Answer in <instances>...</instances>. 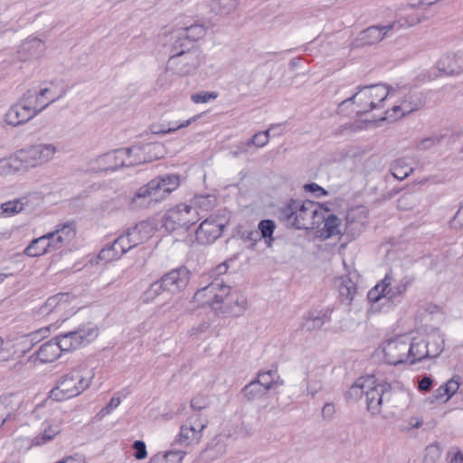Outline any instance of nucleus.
Listing matches in <instances>:
<instances>
[{
  "label": "nucleus",
  "mask_w": 463,
  "mask_h": 463,
  "mask_svg": "<svg viewBox=\"0 0 463 463\" xmlns=\"http://www.w3.org/2000/svg\"><path fill=\"white\" fill-rule=\"evenodd\" d=\"M444 339L439 333L427 337L403 334L384 341L379 352L383 361L391 365L415 364L426 358L438 356L443 350Z\"/></svg>",
  "instance_id": "1"
},
{
  "label": "nucleus",
  "mask_w": 463,
  "mask_h": 463,
  "mask_svg": "<svg viewBox=\"0 0 463 463\" xmlns=\"http://www.w3.org/2000/svg\"><path fill=\"white\" fill-rule=\"evenodd\" d=\"M279 219L296 229H316L324 220V208L313 202L291 199L278 209Z\"/></svg>",
  "instance_id": "2"
},
{
  "label": "nucleus",
  "mask_w": 463,
  "mask_h": 463,
  "mask_svg": "<svg viewBox=\"0 0 463 463\" xmlns=\"http://www.w3.org/2000/svg\"><path fill=\"white\" fill-rule=\"evenodd\" d=\"M94 378L92 369L80 365L62 375L51 391V399L58 402L76 397L89 388Z\"/></svg>",
  "instance_id": "3"
},
{
  "label": "nucleus",
  "mask_w": 463,
  "mask_h": 463,
  "mask_svg": "<svg viewBox=\"0 0 463 463\" xmlns=\"http://www.w3.org/2000/svg\"><path fill=\"white\" fill-rule=\"evenodd\" d=\"M389 101L392 106L385 111L383 118L389 121H395L417 111L425 103L423 95L408 86L391 87Z\"/></svg>",
  "instance_id": "4"
},
{
  "label": "nucleus",
  "mask_w": 463,
  "mask_h": 463,
  "mask_svg": "<svg viewBox=\"0 0 463 463\" xmlns=\"http://www.w3.org/2000/svg\"><path fill=\"white\" fill-rule=\"evenodd\" d=\"M391 88L384 84H375L359 88L351 98L343 101H352L357 106V113H367L375 109L383 108L384 100H389Z\"/></svg>",
  "instance_id": "5"
},
{
  "label": "nucleus",
  "mask_w": 463,
  "mask_h": 463,
  "mask_svg": "<svg viewBox=\"0 0 463 463\" xmlns=\"http://www.w3.org/2000/svg\"><path fill=\"white\" fill-rule=\"evenodd\" d=\"M58 147L52 143H37L19 149L26 172L52 162Z\"/></svg>",
  "instance_id": "6"
},
{
  "label": "nucleus",
  "mask_w": 463,
  "mask_h": 463,
  "mask_svg": "<svg viewBox=\"0 0 463 463\" xmlns=\"http://www.w3.org/2000/svg\"><path fill=\"white\" fill-rule=\"evenodd\" d=\"M179 47L175 43L174 49L176 52L169 58L165 70L179 76H187L194 73L200 66L201 54L196 49L184 52L179 51Z\"/></svg>",
  "instance_id": "7"
},
{
  "label": "nucleus",
  "mask_w": 463,
  "mask_h": 463,
  "mask_svg": "<svg viewBox=\"0 0 463 463\" xmlns=\"http://www.w3.org/2000/svg\"><path fill=\"white\" fill-rule=\"evenodd\" d=\"M439 0H408L407 5L402 8L401 16L391 23L393 30L405 29L415 26L424 20L426 16L423 12Z\"/></svg>",
  "instance_id": "8"
},
{
  "label": "nucleus",
  "mask_w": 463,
  "mask_h": 463,
  "mask_svg": "<svg viewBox=\"0 0 463 463\" xmlns=\"http://www.w3.org/2000/svg\"><path fill=\"white\" fill-rule=\"evenodd\" d=\"M230 287L221 281H213L211 284L198 289L194 295V301L200 307L210 306L219 315L220 308L230 295Z\"/></svg>",
  "instance_id": "9"
},
{
  "label": "nucleus",
  "mask_w": 463,
  "mask_h": 463,
  "mask_svg": "<svg viewBox=\"0 0 463 463\" xmlns=\"http://www.w3.org/2000/svg\"><path fill=\"white\" fill-rule=\"evenodd\" d=\"M199 221V213L195 207L180 203L169 209L164 217V226L174 232L179 228L188 229Z\"/></svg>",
  "instance_id": "10"
},
{
  "label": "nucleus",
  "mask_w": 463,
  "mask_h": 463,
  "mask_svg": "<svg viewBox=\"0 0 463 463\" xmlns=\"http://www.w3.org/2000/svg\"><path fill=\"white\" fill-rule=\"evenodd\" d=\"M368 389L365 391L367 411L372 415L382 412L383 403L392 397V386L385 381L378 382L373 376H367Z\"/></svg>",
  "instance_id": "11"
},
{
  "label": "nucleus",
  "mask_w": 463,
  "mask_h": 463,
  "mask_svg": "<svg viewBox=\"0 0 463 463\" xmlns=\"http://www.w3.org/2000/svg\"><path fill=\"white\" fill-rule=\"evenodd\" d=\"M34 99L28 98L25 94L5 112L4 121L10 127H19L28 122L40 113V108L33 104Z\"/></svg>",
  "instance_id": "12"
},
{
  "label": "nucleus",
  "mask_w": 463,
  "mask_h": 463,
  "mask_svg": "<svg viewBox=\"0 0 463 463\" xmlns=\"http://www.w3.org/2000/svg\"><path fill=\"white\" fill-rule=\"evenodd\" d=\"M98 336V327L89 324L76 331L68 332L55 338L61 352L72 351L85 343H90Z\"/></svg>",
  "instance_id": "13"
},
{
  "label": "nucleus",
  "mask_w": 463,
  "mask_h": 463,
  "mask_svg": "<svg viewBox=\"0 0 463 463\" xmlns=\"http://www.w3.org/2000/svg\"><path fill=\"white\" fill-rule=\"evenodd\" d=\"M73 297L68 293H59L50 297L41 307V313L45 316L53 315L58 320H65L74 312Z\"/></svg>",
  "instance_id": "14"
},
{
  "label": "nucleus",
  "mask_w": 463,
  "mask_h": 463,
  "mask_svg": "<svg viewBox=\"0 0 463 463\" xmlns=\"http://www.w3.org/2000/svg\"><path fill=\"white\" fill-rule=\"evenodd\" d=\"M62 419L59 411L51 412L41 423L36 435L34 436V444L41 447L53 440L61 431Z\"/></svg>",
  "instance_id": "15"
},
{
  "label": "nucleus",
  "mask_w": 463,
  "mask_h": 463,
  "mask_svg": "<svg viewBox=\"0 0 463 463\" xmlns=\"http://www.w3.org/2000/svg\"><path fill=\"white\" fill-rule=\"evenodd\" d=\"M208 421L198 414L192 415L181 426L179 441L186 445L197 444L203 437V431Z\"/></svg>",
  "instance_id": "16"
},
{
  "label": "nucleus",
  "mask_w": 463,
  "mask_h": 463,
  "mask_svg": "<svg viewBox=\"0 0 463 463\" xmlns=\"http://www.w3.org/2000/svg\"><path fill=\"white\" fill-rule=\"evenodd\" d=\"M51 250H57L67 246L76 236V227L71 222L56 225L53 232L46 233Z\"/></svg>",
  "instance_id": "17"
},
{
  "label": "nucleus",
  "mask_w": 463,
  "mask_h": 463,
  "mask_svg": "<svg viewBox=\"0 0 463 463\" xmlns=\"http://www.w3.org/2000/svg\"><path fill=\"white\" fill-rule=\"evenodd\" d=\"M165 290L173 295L184 290L190 280V271L185 267L174 269L161 277Z\"/></svg>",
  "instance_id": "18"
},
{
  "label": "nucleus",
  "mask_w": 463,
  "mask_h": 463,
  "mask_svg": "<svg viewBox=\"0 0 463 463\" xmlns=\"http://www.w3.org/2000/svg\"><path fill=\"white\" fill-rule=\"evenodd\" d=\"M156 202L161 203L180 184L179 176L165 175L156 177L148 182Z\"/></svg>",
  "instance_id": "19"
},
{
  "label": "nucleus",
  "mask_w": 463,
  "mask_h": 463,
  "mask_svg": "<svg viewBox=\"0 0 463 463\" xmlns=\"http://www.w3.org/2000/svg\"><path fill=\"white\" fill-rule=\"evenodd\" d=\"M46 51L44 41L40 38L30 36L26 38L18 48V57L23 61H33L42 58Z\"/></svg>",
  "instance_id": "20"
},
{
  "label": "nucleus",
  "mask_w": 463,
  "mask_h": 463,
  "mask_svg": "<svg viewBox=\"0 0 463 463\" xmlns=\"http://www.w3.org/2000/svg\"><path fill=\"white\" fill-rule=\"evenodd\" d=\"M223 227L215 219H206L196 230V241L201 244L212 243L221 236Z\"/></svg>",
  "instance_id": "21"
},
{
  "label": "nucleus",
  "mask_w": 463,
  "mask_h": 463,
  "mask_svg": "<svg viewBox=\"0 0 463 463\" xmlns=\"http://www.w3.org/2000/svg\"><path fill=\"white\" fill-rule=\"evenodd\" d=\"M393 30V25H373L358 34L356 41L360 45H373L383 41Z\"/></svg>",
  "instance_id": "22"
},
{
  "label": "nucleus",
  "mask_w": 463,
  "mask_h": 463,
  "mask_svg": "<svg viewBox=\"0 0 463 463\" xmlns=\"http://www.w3.org/2000/svg\"><path fill=\"white\" fill-rule=\"evenodd\" d=\"M345 232L355 237L363 231L368 222L367 211L364 207L352 209L347 213Z\"/></svg>",
  "instance_id": "23"
},
{
  "label": "nucleus",
  "mask_w": 463,
  "mask_h": 463,
  "mask_svg": "<svg viewBox=\"0 0 463 463\" xmlns=\"http://www.w3.org/2000/svg\"><path fill=\"white\" fill-rule=\"evenodd\" d=\"M439 71L447 74H458L463 71V52H449L440 57L438 63Z\"/></svg>",
  "instance_id": "24"
},
{
  "label": "nucleus",
  "mask_w": 463,
  "mask_h": 463,
  "mask_svg": "<svg viewBox=\"0 0 463 463\" xmlns=\"http://www.w3.org/2000/svg\"><path fill=\"white\" fill-rule=\"evenodd\" d=\"M96 162L99 168L103 171L116 170L119 167L125 166L124 152L121 149H117L104 155L99 156Z\"/></svg>",
  "instance_id": "25"
},
{
  "label": "nucleus",
  "mask_w": 463,
  "mask_h": 463,
  "mask_svg": "<svg viewBox=\"0 0 463 463\" xmlns=\"http://www.w3.org/2000/svg\"><path fill=\"white\" fill-rule=\"evenodd\" d=\"M127 232L132 239L131 242L137 246L141 243H144L154 235L156 232V227L152 222L148 221H143L135 225L133 228L128 229Z\"/></svg>",
  "instance_id": "26"
},
{
  "label": "nucleus",
  "mask_w": 463,
  "mask_h": 463,
  "mask_svg": "<svg viewBox=\"0 0 463 463\" xmlns=\"http://www.w3.org/2000/svg\"><path fill=\"white\" fill-rule=\"evenodd\" d=\"M157 203L148 183L139 187L131 198V206L135 209H146Z\"/></svg>",
  "instance_id": "27"
},
{
  "label": "nucleus",
  "mask_w": 463,
  "mask_h": 463,
  "mask_svg": "<svg viewBox=\"0 0 463 463\" xmlns=\"http://www.w3.org/2000/svg\"><path fill=\"white\" fill-rule=\"evenodd\" d=\"M36 428L29 424H23L14 433V442L20 449H30L34 444Z\"/></svg>",
  "instance_id": "28"
},
{
  "label": "nucleus",
  "mask_w": 463,
  "mask_h": 463,
  "mask_svg": "<svg viewBox=\"0 0 463 463\" xmlns=\"http://www.w3.org/2000/svg\"><path fill=\"white\" fill-rule=\"evenodd\" d=\"M206 34V27L201 24H194L188 27L182 28L175 32V38H176L175 44L182 47L184 42L189 39L193 42L203 39Z\"/></svg>",
  "instance_id": "29"
},
{
  "label": "nucleus",
  "mask_w": 463,
  "mask_h": 463,
  "mask_svg": "<svg viewBox=\"0 0 463 463\" xmlns=\"http://www.w3.org/2000/svg\"><path fill=\"white\" fill-rule=\"evenodd\" d=\"M18 172L26 173L19 150L8 157L0 158V176H6Z\"/></svg>",
  "instance_id": "30"
},
{
  "label": "nucleus",
  "mask_w": 463,
  "mask_h": 463,
  "mask_svg": "<svg viewBox=\"0 0 463 463\" xmlns=\"http://www.w3.org/2000/svg\"><path fill=\"white\" fill-rule=\"evenodd\" d=\"M335 287L339 292L341 301L350 305L357 293L355 283L348 276H340L335 279Z\"/></svg>",
  "instance_id": "31"
},
{
  "label": "nucleus",
  "mask_w": 463,
  "mask_h": 463,
  "mask_svg": "<svg viewBox=\"0 0 463 463\" xmlns=\"http://www.w3.org/2000/svg\"><path fill=\"white\" fill-rule=\"evenodd\" d=\"M229 433H220L207 445L205 452L209 454L212 460L224 456L227 452Z\"/></svg>",
  "instance_id": "32"
},
{
  "label": "nucleus",
  "mask_w": 463,
  "mask_h": 463,
  "mask_svg": "<svg viewBox=\"0 0 463 463\" xmlns=\"http://www.w3.org/2000/svg\"><path fill=\"white\" fill-rule=\"evenodd\" d=\"M61 352L55 339L48 341L42 345L39 350L34 354L35 359L43 364L52 363L56 361Z\"/></svg>",
  "instance_id": "33"
},
{
  "label": "nucleus",
  "mask_w": 463,
  "mask_h": 463,
  "mask_svg": "<svg viewBox=\"0 0 463 463\" xmlns=\"http://www.w3.org/2000/svg\"><path fill=\"white\" fill-rule=\"evenodd\" d=\"M328 211V208H324V226L320 231V236L324 239H328L342 233L341 220L335 214H327Z\"/></svg>",
  "instance_id": "34"
},
{
  "label": "nucleus",
  "mask_w": 463,
  "mask_h": 463,
  "mask_svg": "<svg viewBox=\"0 0 463 463\" xmlns=\"http://www.w3.org/2000/svg\"><path fill=\"white\" fill-rule=\"evenodd\" d=\"M225 300H228V305L225 307L220 308V313L230 314L234 317L241 316L247 307V299L244 296L240 294H230Z\"/></svg>",
  "instance_id": "35"
},
{
  "label": "nucleus",
  "mask_w": 463,
  "mask_h": 463,
  "mask_svg": "<svg viewBox=\"0 0 463 463\" xmlns=\"http://www.w3.org/2000/svg\"><path fill=\"white\" fill-rule=\"evenodd\" d=\"M329 314L328 309L308 312L303 323V327L307 331L320 329L329 320Z\"/></svg>",
  "instance_id": "36"
},
{
  "label": "nucleus",
  "mask_w": 463,
  "mask_h": 463,
  "mask_svg": "<svg viewBox=\"0 0 463 463\" xmlns=\"http://www.w3.org/2000/svg\"><path fill=\"white\" fill-rule=\"evenodd\" d=\"M63 93L64 92L61 93L58 96H54L52 94V90L49 88H44L41 90L38 93L29 90L25 93V95L28 98L34 99V100L33 101L34 106L36 108H40V112H42L50 104L62 97Z\"/></svg>",
  "instance_id": "37"
},
{
  "label": "nucleus",
  "mask_w": 463,
  "mask_h": 463,
  "mask_svg": "<svg viewBox=\"0 0 463 463\" xmlns=\"http://www.w3.org/2000/svg\"><path fill=\"white\" fill-rule=\"evenodd\" d=\"M255 381L258 382L266 391L277 386H282L284 383L280 379L276 366H273L267 371H260Z\"/></svg>",
  "instance_id": "38"
},
{
  "label": "nucleus",
  "mask_w": 463,
  "mask_h": 463,
  "mask_svg": "<svg viewBox=\"0 0 463 463\" xmlns=\"http://www.w3.org/2000/svg\"><path fill=\"white\" fill-rule=\"evenodd\" d=\"M51 251L52 250L46 234L33 240L31 243L24 249V254L29 257H38Z\"/></svg>",
  "instance_id": "39"
},
{
  "label": "nucleus",
  "mask_w": 463,
  "mask_h": 463,
  "mask_svg": "<svg viewBox=\"0 0 463 463\" xmlns=\"http://www.w3.org/2000/svg\"><path fill=\"white\" fill-rule=\"evenodd\" d=\"M393 282L392 274L385 275L383 279L375 285L367 294V298L370 302H378L383 298H387V289Z\"/></svg>",
  "instance_id": "40"
},
{
  "label": "nucleus",
  "mask_w": 463,
  "mask_h": 463,
  "mask_svg": "<svg viewBox=\"0 0 463 463\" xmlns=\"http://www.w3.org/2000/svg\"><path fill=\"white\" fill-rule=\"evenodd\" d=\"M124 152L125 166H135L145 164L146 158L144 157L141 145H135L128 148H122Z\"/></svg>",
  "instance_id": "41"
},
{
  "label": "nucleus",
  "mask_w": 463,
  "mask_h": 463,
  "mask_svg": "<svg viewBox=\"0 0 463 463\" xmlns=\"http://www.w3.org/2000/svg\"><path fill=\"white\" fill-rule=\"evenodd\" d=\"M186 453L182 450L158 452L152 456L147 463H183Z\"/></svg>",
  "instance_id": "42"
},
{
  "label": "nucleus",
  "mask_w": 463,
  "mask_h": 463,
  "mask_svg": "<svg viewBox=\"0 0 463 463\" xmlns=\"http://www.w3.org/2000/svg\"><path fill=\"white\" fill-rule=\"evenodd\" d=\"M146 162H151L162 158L165 154V147L160 142L141 145Z\"/></svg>",
  "instance_id": "43"
},
{
  "label": "nucleus",
  "mask_w": 463,
  "mask_h": 463,
  "mask_svg": "<svg viewBox=\"0 0 463 463\" xmlns=\"http://www.w3.org/2000/svg\"><path fill=\"white\" fill-rule=\"evenodd\" d=\"M241 0H212V10L219 15H229L239 6Z\"/></svg>",
  "instance_id": "44"
},
{
  "label": "nucleus",
  "mask_w": 463,
  "mask_h": 463,
  "mask_svg": "<svg viewBox=\"0 0 463 463\" xmlns=\"http://www.w3.org/2000/svg\"><path fill=\"white\" fill-rule=\"evenodd\" d=\"M266 391L258 382L251 381L242 389L244 398L249 402H253L266 395Z\"/></svg>",
  "instance_id": "45"
},
{
  "label": "nucleus",
  "mask_w": 463,
  "mask_h": 463,
  "mask_svg": "<svg viewBox=\"0 0 463 463\" xmlns=\"http://www.w3.org/2000/svg\"><path fill=\"white\" fill-rule=\"evenodd\" d=\"M26 199L23 198L20 200L9 201L1 205L0 217H9L15 213H19L25 209Z\"/></svg>",
  "instance_id": "46"
},
{
  "label": "nucleus",
  "mask_w": 463,
  "mask_h": 463,
  "mask_svg": "<svg viewBox=\"0 0 463 463\" xmlns=\"http://www.w3.org/2000/svg\"><path fill=\"white\" fill-rule=\"evenodd\" d=\"M14 396L0 397V427L6 419L15 411L17 402Z\"/></svg>",
  "instance_id": "47"
},
{
  "label": "nucleus",
  "mask_w": 463,
  "mask_h": 463,
  "mask_svg": "<svg viewBox=\"0 0 463 463\" xmlns=\"http://www.w3.org/2000/svg\"><path fill=\"white\" fill-rule=\"evenodd\" d=\"M392 175L399 180L405 179L412 173V167L406 162L404 158L395 160L391 167Z\"/></svg>",
  "instance_id": "48"
},
{
  "label": "nucleus",
  "mask_w": 463,
  "mask_h": 463,
  "mask_svg": "<svg viewBox=\"0 0 463 463\" xmlns=\"http://www.w3.org/2000/svg\"><path fill=\"white\" fill-rule=\"evenodd\" d=\"M268 143L269 142L267 141L266 136L263 134H260V132H258L250 140L241 144V146H239L238 147L239 150L237 152H234L233 154L237 156L241 153H248L250 152V149L252 146H255L257 147H263Z\"/></svg>",
  "instance_id": "49"
},
{
  "label": "nucleus",
  "mask_w": 463,
  "mask_h": 463,
  "mask_svg": "<svg viewBox=\"0 0 463 463\" xmlns=\"http://www.w3.org/2000/svg\"><path fill=\"white\" fill-rule=\"evenodd\" d=\"M367 376L361 377L355 381V383L350 387L347 392V395L354 401L359 400L363 395L365 396V391L368 389Z\"/></svg>",
  "instance_id": "50"
},
{
  "label": "nucleus",
  "mask_w": 463,
  "mask_h": 463,
  "mask_svg": "<svg viewBox=\"0 0 463 463\" xmlns=\"http://www.w3.org/2000/svg\"><path fill=\"white\" fill-rule=\"evenodd\" d=\"M121 256V250L119 251L118 248L116 247V243L113 242L112 244H109L103 248L99 251L98 258L102 261L109 262L118 260Z\"/></svg>",
  "instance_id": "51"
},
{
  "label": "nucleus",
  "mask_w": 463,
  "mask_h": 463,
  "mask_svg": "<svg viewBox=\"0 0 463 463\" xmlns=\"http://www.w3.org/2000/svg\"><path fill=\"white\" fill-rule=\"evenodd\" d=\"M166 291L165 286L162 283V279H158L153 282L149 288L144 293L145 302L154 301L160 294Z\"/></svg>",
  "instance_id": "52"
},
{
  "label": "nucleus",
  "mask_w": 463,
  "mask_h": 463,
  "mask_svg": "<svg viewBox=\"0 0 463 463\" xmlns=\"http://www.w3.org/2000/svg\"><path fill=\"white\" fill-rule=\"evenodd\" d=\"M409 284V279L403 278L401 280H399L394 286L391 285L387 289V298L394 299L397 297L403 295L406 292Z\"/></svg>",
  "instance_id": "53"
},
{
  "label": "nucleus",
  "mask_w": 463,
  "mask_h": 463,
  "mask_svg": "<svg viewBox=\"0 0 463 463\" xmlns=\"http://www.w3.org/2000/svg\"><path fill=\"white\" fill-rule=\"evenodd\" d=\"M275 222L271 220H262L259 223V230L261 233V237L268 239L267 243L269 247L271 246V242L273 241L272 234L275 231Z\"/></svg>",
  "instance_id": "54"
},
{
  "label": "nucleus",
  "mask_w": 463,
  "mask_h": 463,
  "mask_svg": "<svg viewBox=\"0 0 463 463\" xmlns=\"http://www.w3.org/2000/svg\"><path fill=\"white\" fill-rule=\"evenodd\" d=\"M459 385V377H453L450 380H449L443 386H440L439 388V395H447V399H449L458 392Z\"/></svg>",
  "instance_id": "55"
},
{
  "label": "nucleus",
  "mask_w": 463,
  "mask_h": 463,
  "mask_svg": "<svg viewBox=\"0 0 463 463\" xmlns=\"http://www.w3.org/2000/svg\"><path fill=\"white\" fill-rule=\"evenodd\" d=\"M199 116H194L187 120H184V121H182L180 122L179 124H172L171 126L169 127H165V126H162L161 128L159 130H153V133L155 134H169V133H173L180 128H186L188 126H190L193 122H194L196 120V118H198Z\"/></svg>",
  "instance_id": "56"
},
{
  "label": "nucleus",
  "mask_w": 463,
  "mask_h": 463,
  "mask_svg": "<svg viewBox=\"0 0 463 463\" xmlns=\"http://www.w3.org/2000/svg\"><path fill=\"white\" fill-rule=\"evenodd\" d=\"M131 241L132 239L128 236V232L119 236L114 241L116 247L118 248L119 251L121 250V255L125 254L130 249L137 246L136 244L132 243Z\"/></svg>",
  "instance_id": "57"
},
{
  "label": "nucleus",
  "mask_w": 463,
  "mask_h": 463,
  "mask_svg": "<svg viewBox=\"0 0 463 463\" xmlns=\"http://www.w3.org/2000/svg\"><path fill=\"white\" fill-rule=\"evenodd\" d=\"M440 458V449L437 444H431L426 448L424 463H435Z\"/></svg>",
  "instance_id": "58"
},
{
  "label": "nucleus",
  "mask_w": 463,
  "mask_h": 463,
  "mask_svg": "<svg viewBox=\"0 0 463 463\" xmlns=\"http://www.w3.org/2000/svg\"><path fill=\"white\" fill-rule=\"evenodd\" d=\"M441 141V137L439 136H431L426 138L421 139L418 144L417 147L420 150H430L434 146H438Z\"/></svg>",
  "instance_id": "59"
},
{
  "label": "nucleus",
  "mask_w": 463,
  "mask_h": 463,
  "mask_svg": "<svg viewBox=\"0 0 463 463\" xmlns=\"http://www.w3.org/2000/svg\"><path fill=\"white\" fill-rule=\"evenodd\" d=\"M447 463H463V450L458 447L450 448L446 455Z\"/></svg>",
  "instance_id": "60"
},
{
  "label": "nucleus",
  "mask_w": 463,
  "mask_h": 463,
  "mask_svg": "<svg viewBox=\"0 0 463 463\" xmlns=\"http://www.w3.org/2000/svg\"><path fill=\"white\" fill-rule=\"evenodd\" d=\"M217 96L218 95L215 92L203 91V92L193 94L191 96V99L195 104L206 103V102L210 101L211 99H215L217 98Z\"/></svg>",
  "instance_id": "61"
},
{
  "label": "nucleus",
  "mask_w": 463,
  "mask_h": 463,
  "mask_svg": "<svg viewBox=\"0 0 463 463\" xmlns=\"http://www.w3.org/2000/svg\"><path fill=\"white\" fill-rule=\"evenodd\" d=\"M210 404V401L206 396L197 395L191 401V407L194 410L201 411L207 408Z\"/></svg>",
  "instance_id": "62"
},
{
  "label": "nucleus",
  "mask_w": 463,
  "mask_h": 463,
  "mask_svg": "<svg viewBox=\"0 0 463 463\" xmlns=\"http://www.w3.org/2000/svg\"><path fill=\"white\" fill-rule=\"evenodd\" d=\"M133 449L136 450L134 457L137 460H141L146 458L147 451L146 447L144 441L142 440H136L133 443Z\"/></svg>",
  "instance_id": "63"
},
{
  "label": "nucleus",
  "mask_w": 463,
  "mask_h": 463,
  "mask_svg": "<svg viewBox=\"0 0 463 463\" xmlns=\"http://www.w3.org/2000/svg\"><path fill=\"white\" fill-rule=\"evenodd\" d=\"M59 463H86V458L82 455L75 454L63 458Z\"/></svg>",
  "instance_id": "64"
}]
</instances>
